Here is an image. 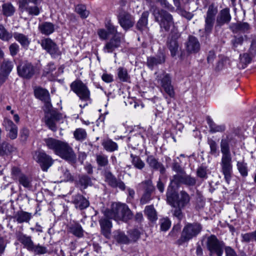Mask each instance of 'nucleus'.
I'll return each mask as SVG.
<instances>
[{
  "instance_id": "c03bdc74",
  "label": "nucleus",
  "mask_w": 256,
  "mask_h": 256,
  "mask_svg": "<svg viewBox=\"0 0 256 256\" xmlns=\"http://www.w3.org/2000/svg\"><path fill=\"white\" fill-rule=\"evenodd\" d=\"M114 238L119 244H130L128 236H126L122 232L117 231L114 234Z\"/></svg>"
},
{
  "instance_id": "423d86ee",
  "label": "nucleus",
  "mask_w": 256,
  "mask_h": 256,
  "mask_svg": "<svg viewBox=\"0 0 256 256\" xmlns=\"http://www.w3.org/2000/svg\"><path fill=\"white\" fill-rule=\"evenodd\" d=\"M104 214L116 220L127 221L132 218V214L128 206L124 204L112 203L110 210L104 211Z\"/></svg>"
},
{
  "instance_id": "412c9836",
  "label": "nucleus",
  "mask_w": 256,
  "mask_h": 256,
  "mask_svg": "<svg viewBox=\"0 0 256 256\" xmlns=\"http://www.w3.org/2000/svg\"><path fill=\"white\" fill-rule=\"evenodd\" d=\"M186 52L189 54L197 53L200 50V43L196 38L190 36L186 43Z\"/></svg>"
},
{
  "instance_id": "6ab92c4d",
  "label": "nucleus",
  "mask_w": 256,
  "mask_h": 256,
  "mask_svg": "<svg viewBox=\"0 0 256 256\" xmlns=\"http://www.w3.org/2000/svg\"><path fill=\"white\" fill-rule=\"evenodd\" d=\"M34 95L36 98L44 101L45 103L46 108L48 110L52 108V104L50 102V96L48 92L41 88H37L34 90Z\"/></svg>"
},
{
  "instance_id": "473e14b6",
  "label": "nucleus",
  "mask_w": 256,
  "mask_h": 256,
  "mask_svg": "<svg viewBox=\"0 0 256 256\" xmlns=\"http://www.w3.org/2000/svg\"><path fill=\"white\" fill-rule=\"evenodd\" d=\"M14 66V64L12 60L4 58L0 62V72L9 75Z\"/></svg>"
},
{
  "instance_id": "8fccbe9b",
  "label": "nucleus",
  "mask_w": 256,
  "mask_h": 256,
  "mask_svg": "<svg viewBox=\"0 0 256 256\" xmlns=\"http://www.w3.org/2000/svg\"><path fill=\"white\" fill-rule=\"evenodd\" d=\"M130 158H132V163L135 168L138 170H142L144 167V162L138 156L131 154Z\"/></svg>"
},
{
  "instance_id": "a18cd8bd",
  "label": "nucleus",
  "mask_w": 256,
  "mask_h": 256,
  "mask_svg": "<svg viewBox=\"0 0 256 256\" xmlns=\"http://www.w3.org/2000/svg\"><path fill=\"white\" fill-rule=\"evenodd\" d=\"M15 12V8L10 2L4 3L2 5V14L8 17L12 16Z\"/></svg>"
},
{
  "instance_id": "cd10ccee",
  "label": "nucleus",
  "mask_w": 256,
  "mask_h": 256,
  "mask_svg": "<svg viewBox=\"0 0 256 256\" xmlns=\"http://www.w3.org/2000/svg\"><path fill=\"white\" fill-rule=\"evenodd\" d=\"M72 202L76 208L80 210L86 208L89 206L90 203L84 196L80 194H76L72 197Z\"/></svg>"
},
{
  "instance_id": "4468645a",
  "label": "nucleus",
  "mask_w": 256,
  "mask_h": 256,
  "mask_svg": "<svg viewBox=\"0 0 256 256\" xmlns=\"http://www.w3.org/2000/svg\"><path fill=\"white\" fill-rule=\"evenodd\" d=\"M19 76L26 79H30L36 73V68L31 63H22L17 68Z\"/></svg>"
},
{
  "instance_id": "0eeeda50",
  "label": "nucleus",
  "mask_w": 256,
  "mask_h": 256,
  "mask_svg": "<svg viewBox=\"0 0 256 256\" xmlns=\"http://www.w3.org/2000/svg\"><path fill=\"white\" fill-rule=\"evenodd\" d=\"M202 226L198 223L188 224L184 228L181 236L177 241L179 245L189 241L196 236L201 231Z\"/></svg>"
},
{
  "instance_id": "4d7b16f0",
  "label": "nucleus",
  "mask_w": 256,
  "mask_h": 256,
  "mask_svg": "<svg viewBox=\"0 0 256 256\" xmlns=\"http://www.w3.org/2000/svg\"><path fill=\"white\" fill-rule=\"evenodd\" d=\"M30 252L36 254H44L48 252L47 248L39 244L36 245L34 244Z\"/></svg>"
},
{
  "instance_id": "680f3d73",
  "label": "nucleus",
  "mask_w": 256,
  "mask_h": 256,
  "mask_svg": "<svg viewBox=\"0 0 256 256\" xmlns=\"http://www.w3.org/2000/svg\"><path fill=\"white\" fill-rule=\"evenodd\" d=\"M56 66L54 64V63L50 62L45 68L44 70V74L46 75L49 74H51L54 77L57 76L58 74H56V72L54 73V72L56 71Z\"/></svg>"
},
{
  "instance_id": "338daca9",
  "label": "nucleus",
  "mask_w": 256,
  "mask_h": 256,
  "mask_svg": "<svg viewBox=\"0 0 256 256\" xmlns=\"http://www.w3.org/2000/svg\"><path fill=\"white\" fill-rule=\"evenodd\" d=\"M8 49L10 54L12 56H14L19 52L20 48L18 44H16V42H14L10 45Z\"/></svg>"
},
{
  "instance_id": "09e8293b",
  "label": "nucleus",
  "mask_w": 256,
  "mask_h": 256,
  "mask_svg": "<svg viewBox=\"0 0 256 256\" xmlns=\"http://www.w3.org/2000/svg\"><path fill=\"white\" fill-rule=\"evenodd\" d=\"M250 25L247 22H242L239 24H232L230 28L233 32L242 31L245 32L250 29Z\"/></svg>"
},
{
  "instance_id": "f03ea898",
  "label": "nucleus",
  "mask_w": 256,
  "mask_h": 256,
  "mask_svg": "<svg viewBox=\"0 0 256 256\" xmlns=\"http://www.w3.org/2000/svg\"><path fill=\"white\" fill-rule=\"evenodd\" d=\"M154 20L158 22L161 28L168 32L170 27L174 26V22L172 16L168 12L162 8H160L156 5H152L150 8Z\"/></svg>"
},
{
  "instance_id": "de8ad7c7",
  "label": "nucleus",
  "mask_w": 256,
  "mask_h": 256,
  "mask_svg": "<svg viewBox=\"0 0 256 256\" xmlns=\"http://www.w3.org/2000/svg\"><path fill=\"white\" fill-rule=\"evenodd\" d=\"M130 244L136 242L140 238V232L136 228H134L128 231Z\"/></svg>"
},
{
  "instance_id": "f3484780",
  "label": "nucleus",
  "mask_w": 256,
  "mask_h": 256,
  "mask_svg": "<svg viewBox=\"0 0 256 256\" xmlns=\"http://www.w3.org/2000/svg\"><path fill=\"white\" fill-rule=\"evenodd\" d=\"M40 44L52 57L56 58L60 55V52L56 44L50 38L42 40Z\"/></svg>"
},
{
  "instance_id": "a878e982",
  "label": "nucleus",
  "mask_w": 256,
  "mask_h": 256,
  "mask_svg": "<svg viewBox=\"0 0 256 256\" xmlns=\"http://www.w3.org/2000/svg\"><path fill=\"white\" fill-rule=\"evenodd\" d=\"M17 41L24 49L27 50L31 42L30 38L28 35L18 32H14L12 34V38Z\"/></svg>"
},
{
  "instance_id": "c756f323",
  "label": "nucleus",
  "mask_w": 256,
  "mask_h": 256,
  "mask_svg": "<svg viewBox=\"0 0 256 256\" xmlns=\"http://www.w3.org/2000/svg\"><path fill=\"white\" fill-rule=\"evenodd\" d=\"M32 218V214L31 213L23 210L16 212L13 216V218L18 224L28 222Z\"/></svg>"
},
{
  "instance_id": "72a5a7b5",
  "label": "nucleus",
  "mask_w": 256,
  "mask_h": 256,
  "mask_svg": "<svg viewBox=\"0 0 256 256\" xmlns=\"http://www.w3.org/2000/svg\"><path fill=\"white\" fill-rule=\"evenodd\" d=\"M164 56L162 54L156 56H150L148 58L147 65L152 70L158 65L164 63Z\"/></svg>"
},
{
  "instance_id": "f704fd0d",
  "label": "nucleus",
  "mask_w": 256,
  "mask_h": 256,
  "mask_svg": "<svg viewBox=\"0 0 256 256\" xmlns=\"http://www.w3.org/2000/svg\"><path fill=\"white\" fill-rule=\"evenodd\" d=\"M68 232L78 238H82L84 236V230L81 225L77 222L70 226Z\"/></svg>"
},
{
  "instance_id": "49530a36",
  "label": "nucleus",
  "mask_w": 256,
  "mask_h": 256,
  "mask_svg": "<svg viewBox=\"0 0 256 256\" xmlns=\"http://www.w3.org/2000/svg\"><path fill=\"white\" fill-rule=\"evenodd\" d=\"M118 76L119 80L122 82H129L130 78L127 70L123 67L118 68Z\"/></svg>"
},
{
  "instance_id": "603ef678",
  "label": "nucleus",
  "mask_w": 256,
  "mask_h": 256,
  "mask_svg": "<svg viewBox=\"0 0 256 256\" xmlns=\"http://www.w3.org/2000/svg\"><path fill=\"white\" fill-rule=\"evenodd\" d=\"M96 160L98 166L104 167L108 164V157L104 154H98L96 156Z\"/></svg>"
},
{
  "instance_id": "dca6fc26",
  "label": "nucleus",
  "mask_w": 256,
  "mask_h": 256,
  "mask_svg": "<svg viewBox=\"0 0 256 256\" xmlns=\"http://www.w3.org/2000/svg\"><path fill=\"white\" fill-rule=\"evenodd\" d=\"M118 22L125 30L132 28L134 23L132 16L128 12L122 10L118 16Z\"/></svg>"
},
{
  "instance_id": "7ed1b4c3",
  "label": "nucleus",
  "mask_w": 256,
  "mask_h": 256,
  "mask_svg": "<svg viewBox=\"0 0 256 256\" xmlns=\"http://www.w3.org/2000/svg\"><path fill=\"white\" fill-rule=\"evenodd\" d=\"M154 20L158 22L161 28L168 32L170 27L174 26V22L172 16L168 12L162 8H160L156 5H152L150 8Z\"/></svg>"
},
{
  "instance_id": "58836bf2",
  "label": "nucleus",
  "mask_w": 256,
  "mask_h": 256,
  "mask_svg": "<svg viewBox=\"0 0 256 256\" xmlns=\"http://www.w3.org/2000/svg\"><path fill=\"white\" fill-rule=\"evenodd\" d=\"M144 212L148 219L152 222H154L158 219L156 212L152 205L146 206Z\"/></svg>"
},
{
  "instance_id": "a211bd4d",
  "label": "nucleus",
  "mask_w": 256,
  "mask_h": 256,
  "mask_svg": "<svg viewBox=\"0 0 256 256\" xmlns=\"http://www.w3.org/2000/svg\"><path fill=\"white\" fill-rule=\"evenodd\" d=\"M5 130L8 132V136L11 140H14L18 136V126L10 119L5 118L2 123Z\"/></svg>"
},
{
  "instance_id": "69168bd1",
  "label": "nucleus",
  "mask_w": 256,
  "mask_h": 256,
  "mask_svg": "<svg viewBox=\"0 0 256 256\" xmlns=\"http://www.w3.org/2000/svg\"><path fill=\"white\" fill-rule=\"evenodd\" d=\"M176 194L172 190L168 188L166 192V198L168 202L172 206H174V198Z\"/></svg>"
},
{
  "instance_id": "2eb2a0df",
  "label": "nucleus",
  "mask_w": 256,
  "mask_h": 256,
  "mask_svg": "<svg viewBox=\"0 0 256 256\" xmlns=\"http://www.w3.org/2000/svg\"><path fill=\"white\" fill-rule=\"evenodd\" d=\"M122 42V37L115 34L106 43L102 50L104 53H112L120 46Z\"/></svg>"
},
{
  "instance_id": "37998d69",
  "label": "nucleus",
  "mask_w": 256,
  "mask_h": 256,
  "mask_svg": "<svg viewBox=\"0 0 256 256\" xmlns=\"http://www.w3.org/2000/svg\"><path fill=\"white\" fill-rule=\"evenodd\" d=\"M102 146L106 151L109 152H112L118 149V144L110 139L104 140L102 142Z\"/></svg>"
},
{
  "instance_id": "864d4df0",
  "label": "nucleus",
  "mask_w": 256,
  "mask_h": 256,
  "mask_svg": "<svg viewBox=\"0 0 256 256\" xmlns=\"http://www.w3.org/2000/svg\"><path fill=\"white\" fill-rule=\"evenodd\" d=\"M12 38V33L9 32L2 25L0 24V39L8 42Z\"/></svg>"
},
{
  "instance_id": "393cba45",
  "label": "nucleus",
  "mask_w": 256,
  "mask_h": 256,
  "mask_svg": "<svg viewBox=\"0 0 256 256\" xmlns=\"http://www.w3.org/2000/svg\"><path fill=\"white\" fill-rule=\"evenodd\" d=\"M30 0H19V8L22 11H26L30 15L38 16L40 14V10L36 6H28V4Z\"/></svg>"
},
{
  "instance_id": "79ce46f5",
  "label": "nucleus",
  "mask_w": 256,
  "mask_h": 256,
  "mask_svg": "<svg viewBox=\"0 0 256 256\" xmlns=\"http://www.w3.org/2000/svg\"><path fill=\"white\" fill-rule=\"evenodd\" d=\"M230 140L227 137L226 138H222L220 142V150L222 154V156H231L230 146Z\"/></svg>"
},
{
  "instance_id": "5701e85b",
  "label": "nucleus",
  "mask_w": 256,
  "mask_h": 256,
  "mask_svg": "<svg viewBox=\"0 0 256 256\" xmlns=\"http://www.w3.org/2000/svg\"><path fill=\"white\" fill-rule=\"evenodd\" d=\"M231 18L230 9L228 8L222 9L217 16L216 24L218 26H221L224 24L229 23Z\"/></svg>"
},
{
  "instance_id": "5fc2aeb1",
  "label": "nucleus",
  "mask_w": 256,
  "mask_h": 256,
  "mask_svg": "<svg viewBox=\"0 0 256 256\" xmlns=\"http://www.w3.org/2000/svg\"><path fill=\"white\" fill-rule=\"evenodd\" d=\"M12 150V146L6 142H0V156L8 154Z\"/></svg>"
},
{
  "instance_id": "6e6552de",
  "label": "nucleus",
  "mask_w": 256,
  "mask_h": 256,
  "mask_svg": "<svg viewBox=\"0 0 256 256\" xmlns=\"http://www.w3.org/2000/svg\"><path fill=\"white\" fill-rule=\"evenodd\" d=\"M206 246L210 252V256L214 254L216 256H222L224 244L222 241L219 240L216 236L212 234L207 237Z\"/></svg>"
},
{
  "instance_id": "6e6d98bb",
  "label": "nucleus",
  "mask_w": 256,
  "mask_h": 256,
  "mask_svg": "<svg viewBox=\"0 0 256 256\" xmlns=\"http://www.w3.org/2000/svg\"><path fill=\"white\" fill-rule=\"evenodd\" d=\"M253 58L254 57L250 56L248 52L240 54V62L242 64V67L243 68H245L246 66L251 62Z\"/></svg>"
},
{
  "instance_id": "39448f33",
  "label": "nucleus",
  "mask_w": 256,
  "mask_h": 256,
  "mask_svg": "<svg viewBox=\"0 0 256 256\" xmlns=\"http://www.w3.org/2000/svg\"><path fill=\"white\" fill-rule=\"evenodd\" d=\"M154 20L158 22L161 28L168 32L170 27L174 26V22L172 16L168 12L162 8H160L156 5H152L150 8Z\"/></svg>"
},
{
  "instance_id": "e2e57ef3",
  "label": "nucleus",
  "mask_w": 256,
  "mask_h": 256,
  "mask_svg": "<svg viewBox=\"0 0 256 256\" xmlns=\"http://www.w3.org/2000/svg\"><path fill=\"white\" fill-rule=\"evenodd\" d=\"M106 181L108 184L113 188H116V184L118 180L110 172H108L105 176Z\"/></svg>"
},
{
  "instance_id": "4be33fe9",
  "label": "nucleus",
  "mask_w": 256,
  "mask_h": 256,
  "mask_svg": "<svg viewBox=\"0 0 256 256\" xmlns=\"http://www.w3.org/2000/svg\"><path fill=\"white\" fill-rule=\"evenodd\" d=\"M161 85L165 92L170 97L174 98L175 92L173 86L171 84V77L169 74H165L161 79Z\"/></svg>"
},
{
  "instance_id": "13d9d810",
  "label": "nucleus",
  "mask_w": 256,
  "mask_h": 256,
  "mask_svg": "<svg viewBox=\"0 0 256 256\" xmlns=\"http://www.w3.org/2000/svg\"><path fill=\"white\" fill-rule=\"evenodd\" d=\"M76 11L82 18H87L89 15V12L86 10V6L84 5L78 4L76 6Z\"/></svg>"
},
{
  "instance_id": "bb28decb",
  "label": "nucleus",
  "mask_w": 256,
  "mask_h": 256,
  "mask_svg": "<svg viewBox=\"0 0 256 256\" xmlns=\"http://www.w3.org/2000/svg\"><path fill=\"white\" fill-rule=\"evenodd\" d=\"M17 238L23 246L24 248L30 252L34 244L32 237L22 232H20L17 234Z\"/></svg>"
},
{
  "instance_id": "ea45409f",
  "label": "nucleus",
  "mask_w": 256,
  "mask_h": 256,
  "mask_svg": "<svg viewBox=\"0 0 256 256\" xmlns=\"http://www.w3.org/2000/svg\"><path fill=\"white\" fill-rule=\"evenodd\" d=\"M207 122L210 128V131L212 133L223 132L226 130V126L224 125L216 124L212 121V119L210 118L207 119Z\"/></svg>"
},
{
  "instance_id": "a19ab883",
  "label": "nucleus",
  "mask_w": 256,
  "mask_h": 256,
  "mask_svg": "<svg viewBox=\"0 0 256 256\" xmlns=\"http://www.w3.org/2000/svg\"><path fill=\"white\" fill-rule=\"evenodd\" d=\"M19 184L24 188L30 189L32 188V178L26 174H21L18 180Z\"/></svg>"
},
{
  "instance_id": "7c9ffc66",
  "label": "nucleus",
  "mask_w": 256,
  "mask_h": 256,
  "mask_svg": "<svg viewBox=\"0 0 256 256\" xmlns=\"http://www.w3.org/2000/svg\"><path fill=\"white\" fill-rule=\"evenodd\" d=\"M146 162L149 166L154 170H159L162 174H163L165 172V168L164 166L161 163L159 162L158 160H156L153 156L150 155L148 156Z\"/></svg>"
},
{
  "instance_id": "f257e3e1",
  "label": "nucleus",
  "mask_w": 256,
  "mask_h": 256,
  "mask_svg": "<svg viewBox=\"0 0 256 256\" xmlns=\"http://www.w3.org/2000/svg\"><path fill=\"white\" fill-rule=\"evenodd\" d=\"M44 141L48 149L62 158L70 162L76 160V156L72 148L66 142L52 138H45Z\"/></svg>"
},
{
  "instance_id": "3c124183",
  "label": "nucleus",
  "mask_w": 256,
  "mask_h": 256,
  "mask_svg": "<svg viewBox=\"0 0 256 256\" xmlns=\"http://www.w3.org/2000/svg\"><path fill=\"white\" fill-rule=\"evenodd\" d=\"M74 136L76 140L83 141L86 138L87 134L85 130L78 128L74 131Z\"/></svg>"
},
{
  "instance_id": "f8f14e48",
  "label": "nucleus",
  "mask_w": 256,
  "mask_h": 256,
  "mask_svg": "<svg viewBox=\"0 0 256 256\" xmlns=\"http://www.w3.org/2000/svg\"><path fill=\"white\" fill-rule=\"evenodd\" d=\"M180 36V34L178 29L174 28L167 41L168 48L170 52L171 56L173 57L176 55L179 50V44L177 40Z\"/></svg>"
},
{
  "instance_id": "9d476101",
  "label": "nucleus",
  "mask_w": 256,
  "mask_h": 256,
  "mask_svg": "<svg viewBox=\"0 0 256 256\" xmlns=\"http://www.w3.org/2000/svg\"><path fill=\"white\" fill-rule=\"evenodd\" d=\"M70 89L84 102L90 100V92L88 86L80 80L73 82L70 85Z\"/></svg>"
},
{
  "instance_id": "2f4dec72",
  "label": "nucleus",
  "mask_w": 256,
  "mask_h": 256,
  "mask_svg": "<svg viewBox=\"0 0 256 256\" xmlns=\"http://www.w3.org/2000/svg\"><path fill=\"white\" fill-rule=\"evenodd\" d=\"M189 194L185 191L180 192L178 196L176 204L179 208H184L187 206L190 201Z\"/></svg>"
},
{
  "instance_id": "b1692460",
  "label": "nucleus",
  "mask_w": 256,
  "mask_h": 256,
  "mask_svg": "<svg viewBox=\"0 0 256 256\" xmlns=\"http://www.w3.org/2000/svg\"><path fill=\"white\" fill-rule=\"evenodd\" d=\"M109 219L110 218L108 217H106L104 215V217L99 220L102 232L106 238H110L112 228V222Z\"/></svg>"
},
{
  "instance_id": "ddd939ff",
  "label": "nucleus",
  "mask_w": 256,
  "mask_h": 256,
  "mask_svg": "<svg viewBox=\"0 0 256 256\" xmlns=\"http://www.w3.org/2000/svg\"><path fill=\"white\" fill-rule=\"evenodd\" d=\"M217 10L212 7H209L204 16V32L206 36L212 32L216 19Z\"/></svg>"
},
{
  "instance_id": "aec40b11",
  "label": "nucleus",
  "mask_w": 256,
  "mask_h": 256,
  "mask_svg": "<svg viewBox=\"0 0 256 256\" xmlns=\"http://www.w3.org/2000/svg\"><path fill=\"white\" fill-rule=\"evenodd\" d=\"M37 158L38 162L40 163L42 169L44 171H47L48 169L53 164V160L52 158L44 152H38Z\"/></svg>"
},
{
  "instance_id": "9b49d317",
  "label": "nucleus",
  "mask_w": 256,
  "mask_h": 256,
  "mask_svg": "<svg viewBox=\"0 0 256 256\" xmlns=\"http://www.w3.org/2000/svg\"><path fill=\"white\" fill-rule=\"evenodd\" d=\"M221 172L224 176L226 182L229 184L232 172V158L231 156H222L220 162Z\"/></svg>"
},
{
  "instance_id": "774afa93",
  "label": "nucleus",
  "mask_w": 256,
  "mask_h": 256,
  "mask_svg": "<svg viewBox=\"0 0 256 256\" xmlns=\"http://www.w3.org/2000/svg\"><path fill=\"white\" fill-rule=\"evenodd\" d=\"M105 26L110 34H115L117 33L116 27L112 24L110 20H108L106 22Z\"/></svg>"
},
{
  "instance_id": "bf43d9fd",
  "label": "nucleus",
  "mask_w": 256,
  "mask_h": 256,
  "mask_svg": "<svg viewBox=\"0 0 256 256\" xmlns=\"http://www.w3.org/2000/svg\"><path fill=\"white\" fill-rule=\"evenodd\" d=\"M183 181L184 176L176 174L170 180V185L172 187L178 188L180 184H183Z\"/></svg>"
},
{
  "instance_id": "4c0bfd02",
  "label": "nucleus",
  "mask_w": 256,
  "mask_h": 256,
  "mask_svg": "<svg viewBox=\"0 0 256 256\" xmlns=\"http://www.w3.org/2000/svg\"><path fill=\"white\" fill-rule=\"evenodd\" d=\"M38 29L42 34L49 35L54 32V25L48 22H45L40 24Z\"/></svg>"
},
{
  "instance_id": "0e129e2a",
  "label": "nucleus",
  "mask_w": 256,
  "mask_h": 256,
  "mask_svg": "<svg viewBox=\"0 0 256 256\" xmlns=\"http://www.w3.org/2000/svg\"><path fill=\"white\" fill-rule=\"evenodd\" d=\"M196 182V180L195 178L192 177L190 175L184 176L183 184L188 186H194Z\"/></svg>"
},
{
  "instance_id": "052dcab7",
  "label": "nucleus",
  "mask_w": 256,
  "mask_h": 256,
  "mask_svg": "<svg viewBox=\"0 0 256 256\" xmlns=\"http://www.w3.org/2000/svg\"><path fill=\"white\" fill-rule=\"evenodd\" d=\"M237 168L240 174L243 176H246L248 174L247 164L244 162H238Z\"/></svg>"
},
{
  "instance_id": "e433bc0d",
  "label": "nucleus",
  "mask_w": 256,
  "mask_h": 256,
  "mask_svg": "<svg viewBox=\"0 0 256 256\" xmlns=\"http://www.w3.org/2000/svg\"><path fill=\"white\" fill-rule=\"evenodd\" d=\"M58 172L62 182H72L74 180L73 176L66 168L62 166L58 168Z\"/></svg>"
},
{
  "instance_id": "20e7f679",
  "label": "nucleus",
  "mask_w": 256,
  "mask_h": 256,
  "mask_svg": "<svg viewBox=\"0 0 256 256\" xmlns=\"http://www.w3.org/2000/svg\"><path fill=\"white\" fill-rule=\"evenodd\" d=\"M154 20L158 22L161 28L168 32L170 27L174 26V22L172 16L168 12L162 8H160L156 5H152L150 8Z\"/></svg>"
},
{
  "instance_id": "c85d7f7f",
  "label": "nucleus",
  "mask_w": 256,
  "mask_h": 256,
  "mask_svg": "<svg viewBox=\"0 0 256 256\" xmlns=\"http://www.w3.org/2000/svg\"><path fill=\"white\" fill-rule=\"evenodd\" d=\"M143 184L146 186V188L145 192L140 199V203L144 204L148 203L151 200V192L153 191L154 188L150 180H146Z\"/></svg>"
},
{
  "instance_id": "c9c22d12",
  "label": "nucleus",
  "mask_w": 256,
  "mask_h": 256,
  "mask_svg": "<svg viewBox=\"0 0 256 256\" xmlns=\"http://www.w3.org/2000/svg\"><path fill=\"white\" fill-rule=\"evenodd\" d=\"M149 12L148 11L143 12L141 17L137 22L136 28L140 30H143L147 28Z\"/></svg>"
},
{
  "instance_id": "1a4fd4ad",
  "label": "nucleus",
  "mask_w": 256,
  "mask_h": 256,
  "mask_svg": "<svg viewBox=\"0 0 256 256\" xmlns=\"http://www.w3.org/2000/svg\"><path fill=\"white\" fill-rule=\"evenodd\" d=\"M44 110L46 113L44 117L46 124L52 131H56V123L63 119V115L56 110H53L52 106L50 110L46 108Z\"/></svg>"
}]
</instances>
